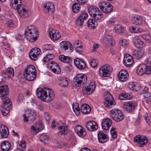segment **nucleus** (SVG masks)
<instances>
[{
    "label": "nucleus",
    "mask_w": 151,
    "mask_h": 151,
    "mask_svg": "<svg viewBox=\"0 0 151 151\" xmlns=\"http://www.w3.org/2000/svg\"><path fill=\"white\" fill-rule=\"evenodd\" d=\"M37 96L42 101L48 102L51 101L55 98V93L53 91L48 88H37L36 90Z\"/></svg>",
    "instance_id": "f257e3e1"
},
{
    "label": "nucleus",
    "mask_w": 151,
    "mask_h": 151,
    "mask_svg": "<svg viewBox=\"0 0 151 151\" xmlns=\"http://www.w3.org/2000/svg\"><path fill=\"white\" fill-rule=\"evenodd\" d=\"M10 4L13 8L17 10L18 14L21 17L25 18L28 16V10L22 5L21 0H11Z\"/></svg>",
    "instance_id": "f03ea898"
},
{
    "label": "nucleus",
    "mask_w": 151,
    "mask_h": 151,
    "mask_svg": "<svg viewBox=\"0 0 151 151\" xmlns=\"http://www.w3.org/2000/svg\"><path fill=\"white\" fill-rule=\"evenodd\" d=\"M24 33L27 40L31 42L36 41L39 36L37 28L33 26H30L27 27Z\"/></svg>",
    "instance_id": "7ed1b4c3"
},
{
    "label": "nucleus",
    "mask_w": 151,
    "mask_h": 151,
    "mask_svg": "<svg viewBox=\"0 0 151 151\" xmlns=\"http://www.w3.org/2000/svg\"><path fill=\"white\" fill-rule=\"evenodd\" d=\"M88 12L90 16L96 20H100L102 17V12L97 7L91 6L88 9Z\"/></svg>",
    "instance_id": "20e7f679"
},
{
    "label": "nucleus",
    "mask_w": 151,
    "mask_h": 151,
    "mask_svg": "<svg viewBox=\"0 0 151 151\" xmlns=\"http://www.w3.org/2000/svg\"><path fill=\"white\" fill-rule=\"evenodd\" d=\"M137 74L142 76L144 73L150 74L151 73V66L144 64H140L136 70Z\"/></svg>",
    "instance_id": "39448f33"
},
{
    "label": "nucleus",
    "mask_w": 151,
    "mask_h": 151,
    "mask_svg": "<svg viewBox=\"0 0 151 151\" xmlns=\"http://www.w3.org/2000/svg\"><path fill=\"white\" fill-rule=\"evenodd\" d=\"M112 71L111 66L108 64L102 66L99 70V74L101 77H107L109 76Z\"/></svg>",
    "instance_id": "423d86ee"
},
{
    "label": "nucleus",
    "mask_w": 151,
    "mask_h": 151,
    "mask_svg": "<svg viewBox=\"0 0 151 151\" xmlns=\"http://www.w3.org/2000/svg\"><path fill=\"white\" fill-rule=\"evenodd\" d=\"M23 121L27 123L29 120L33 121L35 119V113L31 109H28L25 110L23 115Z\"/></svg>",
    "instance_id": "0eeeda50"
},
{
    "label": "nucleus",
    "mask_w": 151,
    "mask_h": 151,
    "mask_svg": "<svg viewBox=\"0 0 151 151\" xmlns=\"http://www.w3.org/2000/svg\"><path fill=\"white\" fill-rule=\"evenodd\" d=\"M110 114L113 120L116 122H120L124 118L123 113L119 110L113 109L110 111Z\"/></svg>",
    "instance_id": "6e6552de"
},
{
    "label": "nucleus",
    "mask_w": 151,
    "mask_h": 151,
    "mask_svg": "<svg viewBox=\"0 0 151 151\" xmlns=\"http://www.w3.org/2000/svg\"><path fill=\"white\" fill-rule=\"evenodd\" d=\"M87 81L86 76L82 74H79L77 75L74 79L75 84L78 87H79L81 84L85 83Z\"/></svg>",
    "instance_id": "1a4fd4ad"
},
{
    "label": "nucleus",
    "mask_w": 151,
    "mask_h": 151,
    "mask_svg": "<svg viewBox=\"0 0 151 151\" xmlns=\"http://www.w3.org/2000/svg\"><path fill=\"white\" fill-rule=\"evenodd\" d=\"M99 7L101 10L106 14L111 12L113 9V6L106 1L100 3L99 4Z\"/></svg>",
    "instance_id": "9d476101"
},
{
    "label": "nucleus",
    "mask_w": 151,
    "mask_h": 151,
    "mask_svg": "<svg viewBox=\"0 0 151 151\" xmlns=\"http://www.w3.org/2000/svg\"><path fill=\"white\" fill-rule=\"evenodd\" d=\"M95 88V82L93 81H91L88 85L83 87L82 92L85 95H89L93 92Z\"/></svg>",
    "instance_id": "9b49d317"
},
{
    "label": "nucleus",
    "mask_w": 151,
    "mask_h": 151,
    "mask_svg": "<svg viewBox=\"0 0 151 151\" xmlns=\"http://www.w3.org/2000/svg\"><path fill=\"white\" fill-rule=\"evenodd\" d=\"M134 141L137 142L138 146L143 147L147 143L148 140L145 136L138 135L134 138Z\"/></svg>",
    "instance_id": "f8f14e48"
},
{
    "label": "nucleus",
    "mask_w": 151,
    "mask_h": 151,
    "mask_svg": "<svg viewBox=\"0 0 151 151\" xmlns=\"http://www.w3.org/2000/svg\"><path fill=\"white\" fill-rule=\"evenodd\" d=\"M104 104L107 108H111L116 104L112 96L110 94H107L105 96Z\"/></svg>",
    "instance_id": "ddd939ff"
},
{
    "label": "nucleus",
    "mask_w": 151,
    "mask_h": 151,
    "mask_svg": "<svg viewBox=\"0 0 151 151\" xmlns=\"http://www.w3.org/2000/svg\"><path fill=\"white\" fill-rule=\"evenodd\" d=\"M41 54V50L38 48L32 49L29 53V56L31 59L35 60Z\"/></svg>",
    "instance_id": "4468645a"
},
{
    "label": "nucleus",
    "mask_w": 151,
    "mask_h": 151,
    "mask_svg": "<svg viewBox=\"0 0 151 151\" xmlns=\"http://www.w3.org/2000/svg\"><path fill=\"white\" fill-rule=\"evenodd\" d=\"M43 5L44 11L46 13L52 14L55 11V6L52 3L47 2L43 4Z\"/></svg>",
    "instance_id": "2eb2a0df"
},
{
    "label": "nucleus",
    "mask_w": 151,
    "mask_h": 151,
    "mask_svg": "<svg viewBox=\"0 0 151 151\" xmlns=\"http://www.w3.org/2000/svg\"><path fill=\"white\" fill-rule=\"evenodd\" d=\"M49 66L50 67V70L52 72L56 74H59L60 73V68L56 63L51 61L49 63Z\"/></svg>",
    "instance_id": "dca6fc26"
},
{
    "label": "nucleus",
    "mask_w": 151,
    "mask_h": 151,
    "mask_svg": "<svg viewBox=\"0 0 151 151\" xmlns=\"http://www.w3.org/2000/svg\"><path fill=\"white\" fill-rule=\"evenodd\" d=\"M42 128V123L39 122H37L35 124L31 127V132L34 134H36Z\"/></svg>",
    "instance_id": "f3484780"
},
{
    "label": "nucleus",
    "mask_w": 151,
    "mask_h": 151,
    "mask_svg": "<svg viewBox=\"0 0 151 151\" xmlns=\"http://www.w3.org/2000/svg\"><path fill=\"white\" fill-rule=\"evenodd\" d=\"M58 126L59 130V131L58 133V135L60 134L65 135L68 134V127L63 122H60L58 124Z\"/></svg>",
    "instance_id": "a211bd4d"
},
{
    "label": "nucleus",
    "mask_w": 151,
    "mask_h": 151,
    "mask_svg": "<svg viewBox=\"0 0 151 151\" xmlns=\"http://www.w3.org/2000/svg\"><path fill=\"white\" fill-rule=\"evenodd\" d=\"M118 77L120 81L122 82H125L128 78L129 74L127 70H122L119 72Z\"/></svg>",
    "instance_id": "6ab92c4d"
},
{
    "label": "nucleus",
    "mask_w": 151,
    "mask_h": 151,
    "mask_svg": "<svg viewBox=\"0 0 151 151\" xmlns=\"http://www.w3.org/2000/svg\"><path fill=\"white\" fill-rule=\"evenodd\" d=\"M86 127L88 130L93 132L97 129L98 125L96 122L94 121H90L86 122Z\"/></svg>",
    "instance_id": "aec40b11"
},
{
    "label": "nucleus",
    "mask_w": 151,
    "mask_h": 151,
    "mask_svg": "<svg viewBox=\"0 0 151 151\" xmlns=\"http://www.w3.org/2000/svg\"><path fill=\"white\" fill-rule=\"evenodd\" d=\"M74 63L76 66L79 69H84L86 67V63L81 58H76L74 60Z\"/></svg>",
    "instance_id": "412c9836"
},
{
    "label": "nucleus",
    "mask_w": 151,
    "mask_h": 151,
    "mask_svg": "<svg viewBox=\"0 0 151 151\" xmlns=\"http://www.w3.org/2000/svg\"><path fill=\"white\" fill-rule=\"evenodd\" d=\"M49 34L50 38L54 40H57L60 37V34L58 31H56L52 28L49 29Z\"/></svg>",
    "instance_id": "4be33fe9"
},
{
    "label": "nucleus",
    "mask_w": 151,
    "mask_h": 151,
    "mask_svg": "<svg viewBox=\"0 0 151 151\" xmlns=\"http://www.w3.org/2000/svg\"><path fill=\"white\" fill-rule=\"evenodd\" d=\"M124 63L127 67H130L133 63V57L129 54H126L124 55Z\"/></svg>",
    "instance_id": "5701e85b"
},
{
    "label": "nucleus",
    "mask_w": 151,
    "mask_h": 151,
    "mask_svg": "<svg viewBox=\"0 0 151 151\" xmlns=\"http://www.w3.org/2000/svg\"><path fill=\"white\" fill-rule=\"evenodd\" d=\"M0 134L2 138H7L9 134L7 127L4 125H0Z\"/></svg>",
    "instance_id": "b1692460"
},
{
    "label": "nucleus",
    "mask_w": 151,
    "mask_h": 151,
    "mask_svg": "<svg viewBox=\"0 0 151 151\" xmlns=\"http://www.w3.org/2000/svg\"><path fill=\"white\" fill-rule=\"evenodd\" d=\"M112 120L109 118H107L103 120L101 123L102 129L105 130H107L112 125Z\"/></svg>",
    "instance_id": "393cba45"
},
{
    "label": "nucleus",
    "mask_w": 151,
    "mask_h": 151,
    "mask_svg": "<svg viewBox=\"0 0 151 151\" xmlns=\"http://www.w3.org/2000/svg\"><path fill=\"white\" fill-rule=\"evenodd\" d=\"M128 88L131 90L137 91L141 88V86L139 83L131 82L128 85Z\"/></svg>",
    "instance_id": "a878e982"
},
{
    "label": "nucleus",
    "mask_w": 151,
    "mask_h": 151,
    "mask_svg": "<svg viewBox=\"0 0 151 151\" xmlns=\"http://www.w3.org/2000/svg\"><path fill=\"white\" fill-rule=\"evenodd\" d=\"M97 135L98 140L101 143H105L109 140L108 136L102 132L100 131Z\"/></svg>",
    "instance_id": "bb28decb"
},
{
    "label": "nucleus",
    "mask_w": 151,
    "mask_h": 151,
    "mask_svg": "<svg viewBox=\"0 0 151 151\" xmlns=\"http://www.w3.org/2000/svg\"><path fill=\"white\" fill-rule=\"evenodd\" d=\"M74 130L75 132L80 137L84 136L86 134L83 128L80 125H76L75 127Z\"/></svg>",
    "instance_id": "cd10ccee"
},
{
    "label": "nucleus",
    "mask_w": 151,
    "mask_h": 151,
    "mask_svg": "<svg viewBox=\"0 0 151 151\" xmlns=\"http://www.w3.org/2000/svg\"><path fill=\"white\" fill-rule=\"evenodd\" d=\"M9 92V90L7 86H0V98L3 99L4 97H6L8 94Z\"/></svg>",
    "instance_id": "c85d7f7f"
},
{
    "label": "nucleus",
    "mask_w": 151,
    "mask_h": 151,
    "mask_svg": "<svg viewBox=\"0 0 151 151\" xmlns=\"http://www.w3.org/2000/svg\"><path fill=\"white\" fill-rule=\"evenodd\" d=\"M103 41L108 45H112L114 42V40L111 35L107 34L105 35L103 39Z\"/></svg>",
    "instance_id": "c756f323"
},
{
    "label": "nucleus",
    "mask_w": 151,
    "mask_h": 151,
    "mask_svg": "<svg viewBox=\"0 0 151 151\" xmlns=\"http://www.w3.org/2000/svg\"><path fill=\"white\" fill-rule=\"evenodd\" d=\"M11 147V144L8 141H3L1 145V148L2 151H9Z\"/></svg>",
    "instance_id": "7c9ffc66"
},
{
    "label": "nucleus",
    "mask_w": 151,
    "mask_h": 151,
    "mask_svg": "<svg viewBox=\"0 0 151 151\" xmlns=\"http://www.w3.org/2000/svg\"><path fill=\"white\" fill-rule=\"evenodd\" d=\"M124 106L126 111L129 112L134 111L135 108V104L129 101L125 103Z\"/></svg>",
    "instance_id": "2f4dec72"
},
{
    "label": "nucleus",
    "mask_w": 151,
    "mask_h": 151,
    "mask_svg": "<svg viewBox=\"0 0 151 151\" xmlns=\"http://www.w3.org/2000/svg\"><path fill=\"white\" fill-rule=\"evenodd\" d=\"M88 17V14L86 12L81 13L77 20V23L80 25L83 24L84 20L86 19Z\"/></svg>",
    "instance_id": "473e14b6"
},
{
    "label": "nucleus",
    "mask_w": 151,
    "mask_h": 151,
    "mask_svg": "<svg viewBox=\"0 0 151 151\" xmlns=\"http://www.w3.org/2000/svg\"><path fill=\"white\" fill-rule=\"evenodd\" d=\"M3 76L6 78H11L14 75V71L13 68H7L5 73L3 74Z\"/></svg>",
    "instance_id": "72a5a7b5"
},
{
    "label": "nucleus",
    "mask_w": 151,
    "mask_h": 151,
    "mask_svg": "<svg viewBox=\"0 0 151 151\" xmlns=\"http://www.w3.org/2000/svg\"><path fill=\"white\" fill-rule=\"evenodd\" d=\"M81 109L82 113L84 114H88L91 111L90 107L86 104H83L81 106Z\"/></svg>",
    "instance_id": "f704fd0d"
},
{
    "label": "nucleus",
    "mask_w": 151,
    "mask_h": 151,
    "mask_svg": "<svg viewBox=\"0 0 151 151\" xmlns=\"http://www.w3.org/2000/svg\"><path fill=\"white\" fill-rule=\"evenodd\" d=\"M37 74L36 71L35 67L32 65L27 66L25 68L24 73Z\"/></svg>",
    "instance_id": "c9c22d12"
},
{
    "label": "nucleus",
    "mask_w": 151,
    "mask_h": 151,
    "mask_svg": "<svg viewBox=\"0 0 151 151\" xmlns=\"http://www.w3.org/2000/svg\"><path fill=\"white\" fill-rule=\"evenodd\" d=\"M132 21L134 24L138 25L141 24L142 23L143 20L141 17L138 15H136L133 17L132 19Z\"/></svg>",
    "instance_id": "e433bc0d"
},
{
    "label": "nucleus",
    "mask_w": 151,
    "mask_h": 151,
    "mask_svg": "<svg viewBox=\"0 0 151 151\" xmlns=\"http://www.w3.org/2000/svg\"><path fill=\"white\" fill-rule=\"evenodd\" d=\"M59 60L62 62L65 63H70L72 62L71 58L64 55H61L59 57Z\"/></svg>",
    "instance_id": "4c0bfd02"
},
{
    "label": "nucleus",
    "mask_w": 151,
    "mask_h": 151,
    "mask_svg": "<svg viewBox=\"0 0 151 151\" xmlns=\"http://www.w3.org/2000/svg\"><path fill=\"white\" fill-rule=\"evenodd\" d=\"M37 74L24 73V77L28 81H32L35 79Z\"/></svg>",
    "instance_id": "58836bf2"
},
{
    "label": "nucleus",
    "mask_w": 151,
    "mask_h": 151,
    "mask_svg": "<svg viewBox=\"0 0 151 151\" xmlns=\"http://www.w3.org/2000/svg\"><path fill=\"white\" fill-rule=\"evenodd\" d=\"M70 44V43L69 42L64 41L60 43V46L62 49L66 50L71 46Z\"/></svg>",
    "instance_id": "ea45409f"
},
{
    "label": "nucleus",
    "mask_w": 151,
    "mask_h": 151,
    "mask_svg": "<svg viewBox=\"0 0 151 151\" xmlns=\"http://www.w3.org/2000/svg\"><path fill=\"white\" fill-rule=\"evenodd\" d=\"M88 27L90 29H93L96 28V22L93 19H89L87 22Z\"/></svg>",
    "instance_id": "a19ab883"
},
{
    "label": "nucleus",
    "mask_w": 151,
    "mask_h": 151,
    "mask_svg": "<svg viewBox=\"0 0 151 151\" xmlns=\"http://www.w3.org/2000/svg\"><path fill=\"white\" fill-rule=\"evenodd\" d=\"M114 29L116 33L120 34L123 33L124 30L123 27L120 24H117L115 25Z\"/></svg>",
    "instance_id": "79ce46f5"
},
{
    "label": "nucleus",
    "mask_w": 151,
    "mask_h": 151,
    "mask_svg": "<svg viewBox=\"0 0 151 151\" xmlns=\"http://www.w3.org/2000/svg\"><path fill=\"white\" fill-rule=\"evenodd\" d=\"M132 97V96L128 93H122L119 96V99L122 100H130Z\"/></svg>",
    "instance_id": "37998d69"
},
{
    "label": "nucleus",
    "mask_w": 151,
    "mask_h": 151,
    "mask_svg": "<svg viewBox=\"0 0 151 151\" xmlns=\"http://www.w3.org/2000/svg\"><path fill=\"white\" fill-rule=\"evenodd\" d=\"M3 100V102L4 105L3 107L5 106H8L7 107L9 108L11 107V104L10 102V100L8 98L6 97H4L3 99H2Z\"/></svg>",
    "instance_id": "c03bdc74"
},
{
    "label": "nucleus",
    "mask_w": 151,
    "mask_h": 151,
    "mask_svg": "<svg viewBox=\"0 0 151 151\" xmlns=\"http://www.w3.org/2000/svg\"><path fill=\"white\" fill-rule=\"evenodd\" d=\"M133 55L135 57L138 59L141 58L143 54V52L137 50H134L132 52Z\"/></svg>",
    "instance_id": "a18cd8bd"
},
{
    "label": "nucleus",
    "mask_w": 151,
    "mask_h": 151,
    "mask_svg": "<svg viewBox=\"0 0 151 151\" xmlns=\"http://www.w3.org/2000/svg\"><path fill=\"white\" fill-rule=\"evenodd\" d=\"M134 45L137 47L141 48L143 47L145 45V44L140 39H137L134 42Z\"/></svg>",
    "instance_id": "49530a36"
},
{
    "label": "nucleus",
    "mask_w": 151,
    "mask_h": 151,
    "mask_svg": "<svg viewBox=\"0 0 151 151\" xmlns=\"http://www.w3.org/2000/svg\"><path fill=\"white\" fill-rule=\"evenodd\" d=\"M73 109L76 115H78L80 114V109L78 104L77 103H76L73 104Z\"/></svg>",
    "instance_id": "de8ad7c7"
},
{
    "label": "nucleus",
    "mask_w": 151,
    "mask_h": 151,
    "mask_svg": "<svg viewBox=\"0 0 151 151\" xmlns=\"http://www.w3.org/2000/svg\"><path fill=\"white\" fill-rule=\"evenodd\" d=\"M72 9L73 12L74 13L78 12L80 9V4L78 3L74 4L72 6Z\"/></svg>",
    "instance_id": "09e8293b"
},
{
    "label": "nucleus",
    "mask_w": 151,
    "mask_h": 151,
    "mask_svg": "<svg viewBox=\"0 0 151 151\" xmlns=\"http://www.w3.org/2000/svg\"><path fill=\"white\" fill-rule=\"evenodd\" d=\"M119 44L120 45L124 48L127 47L128 45V41L126 39H121L119 40Z\"/></svg>",
    "instance_id": "8fccbe9b"
},
{
    "label": "nucleus",
    "mask_w": 151,
    "mask_h": 151,
    "mask_svg": "<svg viewBox=\"0 0 151 151\" xmlns=\"http://www.w3.org/2000/svg\"><path fill=\"white\" fill-rule=\"evenodd\" d=\"M54 58V55L52 54H47L43 58V61L45 63L47 62Z\"/></svg>",
    "instance_id": "3c124183"
},
{
    "label": "nucleus",
    "mask_w": 151,
    "mask_h": 151,
    "mask_svg": "<svg viewBox=\"0 0 151 151\" xmlns=\"http://www.w3.org/2000/svg\"><path fill=\"white\" fill-rule=\"evenodd\" d=\"M49 138V136L47 135L43 134L40 136V139L41 141L46 143L47 142Z\"/></svg>",
    "instance_id": "603ef678"
},
{
    "label": "nucleus",
    "mask_w": 151,
    "mask_h": 151,
    "mask_svg": "<svg viewBox=\"0 0 151 151\" xmlns=\"http://www.w3.org/2000/svg\"><path fill=\"white\" fill-rule=\"evenodd\" d=\"M60 86L63 87H65L68 85V81L65 79H61L59 83Z\"/></svg>",
    "instance_id": "864d4df0"
},
{
    "label": "nucleus",
    "mask_w": 151,
    "mask_h": 151,
    "mask_svg": "<svg viewBox=\"0 0 151 151\" xmlns=\"http://www.w3.org/2000/svg\"><path fill=\"white\" fill-rule=\"evenodd\" d=\"M53 47L51 44H45L42 46V49L45 50H51L53 49Z\"/></svg>",
    "instance_id": "5fc2aeb1"
},
{
    "label": "nucleus",
    "mask_w": 151,
    "mask_h": 151,
    "mask_svg": "<svg viewBox=\"0 0 151 151\" xmlns=\"http://www.w3.org/2000/svg\"><path fill=\"white\" fill-rule=\"evenodd\" d=\"M7 106L3 107V109L1 110L2 114L4 116H6L9 112L10 108Z\"/></svg>",
    "instance_id": "6e6d98bb"
},
{
    "label": "nucleus",
    "mask_w": 151,
    "mask_h": 151,
    "mask_svg": "<svg viewBox=\"0 0 151 151\" xmlns=\"http://www.w3.org/2000/svg\"><path fill=\"white\" fill-rule=\"evenodd\" d=\"M18 146L23 148L25 149L26 147L27 144L24 140L22 139L18 142Z\"/></svg>",
    "instance_id": "4d7b16f0"
},
{
    "label": "nucleus",
    "mask_w": 151,
    "mask_h": 151,
    "mask_svg": "<svg viewBox=\"0 0 151 151\" xmlns=\"http://www.w3.org/2000/svg\"><path fill=\"white\" fill-rule=\"evenodd\" d=\"M144 94V99L148 103H149L151 101V94L148 92Z\"/></svg>",
    "instance_id": "13d9d810"
},
{
    "label": "nucleus",
    "mask_w": 151,
    "mask_h": 151,
    "mask_svg": "<svg viewBox=\"0 0 151 151\" xmlns=\"http://www.w3.org/2000/svg\"><path fill=\"white\" fill-rule=\"evenodd\" d=\"M115 128L114 127H112L110 133L112 137L114 139H116L117 137V134L116 132L115 131Z\"/></svg>",
    "instance_id": "bf43d9fd"
},
{
    "label": "nucleus",
    "mask_w": 151,
    "mask_h": 151,
    "mask_svg": "<svg viewBox=\"0 0 151 151\" xmlns=\"http://www.w3.org/2000/svg\"><path fill=\"white\" fill-rule=\"evenodd\" d=\"M142 37L147 42L150 41L151 40V36L149 34H145L142 35Z\"/></svg>",
    "instance_id": "052dcab7"
},
{
    "label": "nucleus",
    "mask_w": 151,
    "mask_h": 151,
    "mask_svg": "<svg viewBox=\"0 0 151 151\" xmlns=\"http://www.w3.org/2000/svg\"><path fill=\"white\" fill-rule=\"evenodd\" d=\"M98 63L96 62L94 59H92L90 61V65L93 68L96 67L98 65Z\"/></svg>",
    "instance_id": "680f3d73"
},
{
    "label": "nucleus",
    "mask_w": 151,
    "mask_h": 151,
    "mask_svg": "<svg viewBox=\"0 0 151 151\" xmlns=\"http://www.w3.org/2000/svg\"><path fill=\"white\" fill-rule=\"evenodd\" d=\"M24 96L23 94H20L18 96V100L19 101H22L24 99Z\"/></svg>",
    "instance_id": "e2e57ef3"
},
{
    "label": "nucleus",
    "mask_w": 151,
    "mask_h": 151,
    "mask_svg": "<svg viewBox=\"0 0 151 151\" xmlns=\"http://www.w3.org/2000/svg\"><path fill=\"white\" fill-rule=\"evenodd\" d=\"M44 117L46 120L47 122H49V120L50 119V116L49 114L45 112L44 113Z\"/></svg>",
    "instance_id": "0e129e2a"
},
{
    "label": "nucleus",
    "mask_w": 151,
    "mask_h": 151,
    "mask_svg": "<svg viewBox=\"0 0 151 151\" xmlns=\"http://www.w3.org/2000/svg\"><path fill=\"white\" fill-rule=\"evenodd\" d=\"M148 88L147 87L144 88L143 90L141 91L140 92L141 94H145L146 93H148Z\"/></svg>",
    "instance_id": "69168bd1"
},
{
    "label": "nucleus",
    "mask_w": 151,
    "mask_h": 151,
    "mask_svg": "<svg viewBox=\"0 0 151 151\" xmlns=\"http://www.w3.org/2000/svg\"><path fill=\"white\" fill-rule=\"evenodd\" d=\"M7 24L8 26L9 27H12L14 26L12 21L11 20H9V21H8Z\"/></svg>",
    "instance_id": "338daca9"
},
{
    "label": "nucleus",
    "mask_w": 151,
    "mask_h": 151,
    "mask_svg": "<svg viewBox=\"0 0 151 151\" xmlns=\"http://www.w3.org/2000/svg\"><path fill=\"white\" fill-rule=\"evenodd\" d=\"M99 44L94 43L93 45L92 51L94 52L99 47Z\"/></svg>",
    "instance_id": "774afa93"
}]
</instances>
